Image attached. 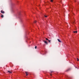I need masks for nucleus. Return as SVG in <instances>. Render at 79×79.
Segmentation results:
<instances>
[{"label":"nucleus","instance_id":"ddd939ff","mask_svg":"<svg viewBox=\"0 0 79 79\" xmlns=\"http://www.w3.org/2000/svg\"><path fill=\"white\" fill-rule=\"evenodd\" d=\"M26 74H28V73L27 72H25Z\"/></svg>","mask_w":79,"mask_h":79},{"label":"nucleus","instance_id":"dca6fc26","mask_svg":"<svg viewBox=\"0 0 79 79\" xmlns=\"http://www.w3.org/2000/svg\"><path fill=\"white\" fill-rule=\"evenodd\" d=\"M60 2H61V0H59Z\"/></svg>","mask_w":79,"mask_h":79},{"label":"nucleus","instance_id":"aec40b11","mask_svg":"<svg viewBox=\"0 0 79 79\" xmlns=\"http://www.w3.org/2000/svg\"><path fill=\"white\" fill-rule=\"evenodd\" d=\"M50 76H52V74H50Z\"/></svg>","mask_w":79,"mask_h":79},{"label":"nucleus","instance_id":"f03ea898","mask_svg":"<svg viewBox=\"0 0 79 79\" xmlns=\"http://www.w3.org/2000/svg\"><path fill=\"white\" fill-rule=\"evenodd\" d=\"M43 42L45 43L46 45H48V43L45 40H43Z\"/></svg>","mask_w":79,"mask_h":79},{"label":"nucleus","instance_id":"9b49d317","mask_svg":"<svg viewBox=\"0 0 79 79\" xmlns=\"http://www.w3.org/2000/svg\"><path fill=\"white\" fill-rule=\"evenodd\" d=\"M53 0H51L50 1V2H53Z\"/></svg>","mask_w":79,"mask_h":79},{"label":"nucleus","instance_id":"f257e3e1","mask_svg":"<svg viewBox=\"0 0 79 79\" xmlns=\"http://www.w3.org/2000/svg\"><path fill=\"white\" fill-rule=\"evenodd\" d=\"M15 18L16 19H21V18H20V16H16Z\"/></svg>","mask_w":79,"mask_h":79},{"label":"nucleus","instance_id":"f3484780","mask_svg":"<svg viewBox=\"0 0 79 79\" xmlns=\"http://www.w3.org/2000/svg\"><path fill=\"white\" fill-rule=\"evenodd\" d=\"M28 74H26V76H28Z\"/></svg>","mask_w":79,"mask_h":79},{"label":"nucleus","instance_id":"a211bd4d","mask_svg":"<svg viewBox=\"0 0 79 79\" xmlns=\"http://www.w3.org/2000/svg\"><path fill=\"white\" fill-rule=\"evenodd\" d=\"M69 7H70V8H72V7H71V6H70Z\"/></svg>","mask_w":79,"mask_h":79},{"label":"nucleus","instance_id":"39448f33","mask_svg":"<svg viewBox=\"0 0 79 79\" xmlns=\"http://www.w3.org/2000/svg\"><path fill=\"white\" fill-rule=\"evenodd\" d=\"M57 40L58 41V42H61V41H60V39H57Z\"/></svg>","mask_w":79,"mask_h":79},{"label":"nucleus","instance_id":"6e6552de","mask_svg":"<svg viewBox=\"0 0 79 79\" xmlns=\"http://www.w3.org/2000/svg\"><path fill=\"white\" fill-rule=\"evenodd\" d=\"M44 17H45V18H47V15H44Z\"/></svg>","mask_w":79,"mask_h":79},{"label":"nucleus","instance_id":"9d476101","mask_svg":"<svg viewBox=\"0 0 79 79\" xmlns=\"http://www.w3.org/2000/svg\"><path fill=\"white\" fill-rule=\"evenodd\" d=\"M48 41L49 42H51V40H48Z\"/></svg>","mask_w":79,"mask_h":79},{"label":"nucleus","instance_id":"6ab92c4d","mask_svg":"<svg viewBox=\"0 0 79 79\" xmlns=\"http://www.w3.org/2000/svg\"><path fill=\"white\" fill-rule=\"evenodd\" d=\"M35 23H36V21H35Z\"/></svg>","mask_w":79,"mask_h":79},{"label":"nucleus","instance_id":"f8f14e48","mask_svg":"<svg viewBox=\"0 0 79 79\" xmlns=\"http://www.w3.org/2000/svg\"><path fill=\"white\" fill-rule=\"evenodd\" d=\"M69 70H70V69H69L68 70H67V71H69Z\"/></svg>","mask_w":79,"mask_h":79},{"label":"nucleus","instance_id":"4468645a","mask_svg":"<svg viewBox=\"0 0 79 79\" xmlns=\"http://www.w3.org/2000/svg\"><path fill=\"white\" fill-rule=\"evenodd\" d=\"M77 61H79V59H78V58H77Z\"/></svg>","mask_w":79,"mask_h":79},{"label":"nucleus","instance_id":"7ed1b4c3","mask_svg":"<svg viewBox=\"0 0 79 79\" xmlns=\"http://www.w3.org/2000/svg\"><path fill=\"white\" fill-rule=\"evenodd\" d=\"M8 72L9 73H12V71H8Z\"/></svg>","mask_w":79,"mask_h":79},{"label":"nucleus","instance_id":"20e7f679","mask_svg":"<svg viewBox=\"0 0 79 79\" xmlns=\"http://www.w3.org/2000/svg\"><path fill=\"white\" fill-rule=\"evenodd\" d=\"M1 13L3 14L4 13H5V12L4 11H3V10H2L1 11Z\"/></svg>","mask_w":79,"mask_h":79},{"label":"nucleus","instance_id":"1a4fd4ad","mask_svg":"<svg viewBox=\"0 0 79 79\" xmlns=\"http://www.w3.org/2000/svg\"><path fill=\"white\" fill-rule=\"evenodd\" d=\"M46 40L47 41L48 40V38H46Z\"/></svg>","mask_w":79,"mask_h":79},{"label":"nucleus","instance_id":"2eb2a0df","mask_svg":"<svg viewBox=\"0 0 79 79\" xmlns=\"http://www.w3.org/2000/svg\"><path fill=\"white\" fill-rule=\"evenodd\" d=\"M35 49H36V48H37V46H35Z\"/></svg>","mask_w":79,"mask_h":79},{"label":"nucleus","instance_id":"0eeeda50","mask_svg":"<svg viewBox=\"0 0 79 79\" xmlns=\"http://www.w3.org/2000/svg\"><path fill=\"white\" fill-rule=\"evenodd\" d=\"M1 18H3V15H1Z\"/></svg>","mask_w":79,"mask_h":79},{"label":"nucleus","instance_id":"423d86ee","mask_svg":"<svg viewBox=\"0 0 79 79\" xmlns=\"http://www.w3.org/2000/svg\"><path fill=\"white\" fill-rule=\"evenodd\" d=\"M77 31H73V33H77Z\"/></svg>","mask_w":79,"mask_h":79}]
</instances>
